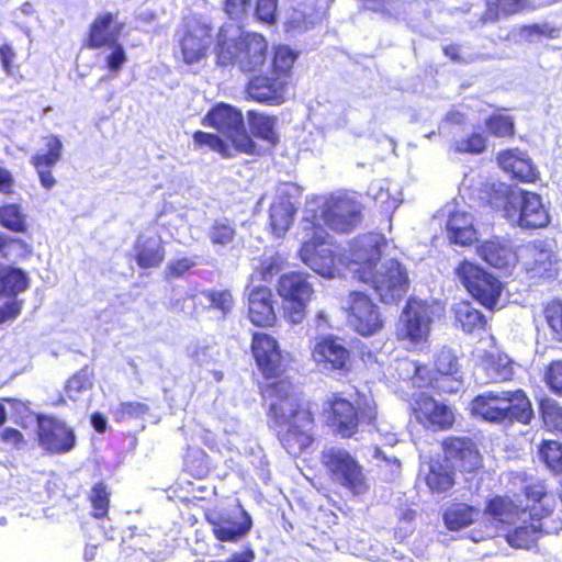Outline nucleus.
<instances>
[{
    "instance_id": "e433bc0d",
    "label": "nucleus",
    "mask_w": 562,
    "mask_h": 562,
    "mask_svg": "<svg viewBox=\"0 0 562 562\" xmlns=\"http://www.w3.org/2000/svg\"><path fill=\"white\" fill-rule=\"evenodd\" d=\"M454 321L463 331L472 334L485 330L487 321L485 316L468 301H461L453 308Z\"/></svg>"
},
{
    "instance_id": "f8f14e48",
    "label": "nucleus",
    "mask_w": 562,
    "mask_h": 562,
    "mask_svg": "<svg viewBox=\"0 0 562 562\" xmlns=\"http://www.w3.org/2000/svg\"><path fill=\"white\" fill-rule=\"evenodd\" d=\"M522 271L533 285L553 281L559 274V258L547 239H535L522 247Z\"/></svg>"
},
{
    "instance_id": "a211bd4d",
    "label": "nucleus",
    "mask_w": 562,
    "mask_h": 562,
    "mask_svg": "<svg viewBox=\"0 0 562 562\" xmlns=\"http://www.w3.org/2000/svg\"><path fill=\"white\" fill-rule=\"evenodd\" d=\"M361 206L347 196H331L322 207L318 218L330 229L338 233H349L361 222Z\"/></svg>"
},
{
    "instance_id": "412c9836",
    "label": "nucleus",
    "mask_w": 562,
    "mask_h": 562,
    "mask_svg": "<svg viewBox=\"0 0 562 562\" xmlns=\"http://www.w3.org/2000/svg\"><path fill=\"white\" fill-rule=\"evenodd\" d=\"M289 80L273 74H256L251 76L244 87L246 100L265 104L280 105L286 100Z\"/></svg>"
},
{
    "instance_id": "4c0bfd02",
    "label": "nucleus",
    "mask_w": 562,
    "mask_h": 562,
    "mask_svg": "<svg viewBox=\"0 0 562 562\" xmlns=\"http://www.w3.org/2000/svg\"><path fill=\"white\" fill-rule=\"evenodd\" d=\"M183 471L195 480L205 479L212 471L209 454L199 447H189L183 457Z\"/></svg>"
},
{
    "instance_id": "f704fd0d",
    "label": "nucleus",
    "mask_w": 562,
    "mask_h": 562,
    "mask_svg": "<svg viewBox=\"0 0 562 562\" xmlns=\"http://www.w3.org/2000/svg\"><path fill=\"white\" fill-rule=\"evenodd\" d=\"M425 483L431 494H446L456 484L454 469L436 460L429 464Z\"/></svg>"
},
{
    "instance_id": "ea45409f",
    "label": "nucleus",
    "mask_w": 562,
    "mask_h": 562,
    "mask_svg": "<svg viewBox=\"0 0 562 562\" xmlns=\"http://www.w3.org/2000/svg\"><path fill=\"white\" fill-rule=\"evenodd\" d=\"M540 462L553 475L562 474V442L554 439H542L537 446Z\"/></svg>"
},
{
    "instance_id": "b1692460",
    "label": "nucleus",
    "mask_w": 562,
    "mask_h": 562,
    "mask_svg": "<svg viewBox=\"0 0 562 562\" xmlns=\"http://www.w3.org/2000/svg\"><path fill=\"white\" fill-rule=\"evenodd\" d=\"M124 23L115 12L105 11L95 15L90 23L82 47L100 49L119 41Z\"/></svg>"
},
{
    "instance_id": "de8ad7c7",
    "label": "nucleus",
    "mask_w": 562,
    "mask_h": 562,
    "mask_svg": "<svg viewBox=\"0 0 562 562\" xmlns=\"http://www.w3.org/2000/svg\"><path fill=\"white\" fill-rule=\"evenodd\" d=\"M192 140L196 149L209 147L211 150L218 153L223 158H231L234 155L229 145L217 134L195 131L192 134Z\"/></svg>"
},
{
    "instance_id": "0e129e2a",
    "label": "nucleus",
    "mask_w": 562,
    "mask_h": 562,
    "mask_svg": "<svg viewBox=\"0 0 562 562\" xmlns=\"http://www.w3.org/2000/svg\"><path fill=\"white\" fill-rule=\"evenodd\" d=\"M278 0H256L255 16L262 23L272 25L277 22Z\"/></svg>"
},
{
    "instance_id": "49530a36",
    "label": "nucleus",
    "mask_w": 562,
    "mask_h": 562,
    "mask_svg": "<svg viewBox=\"0 0 562 562\" xmlns=\"http://www.w3.org/2000/svg\"><path fill=\"white\" fill-rule=\"evenodd\" d=\"M0 225L13 233L27 231L26 216L18 203H8L0 206Z\"/></svg>"
},
{
    "instance_id": "0eeeda50",
    "label": "nucleus",
    "mask_w": 562,
    "mask_h": 562,
    "mask_svg": "<svg viewBox=\"0 0 562 562\" xmlns=\"http://www.w3.org/2000/svg\"><path fill=\"white\" fill-rule=\"evenodd\" d=\"M201 123L223 134L229 140L235 153L246 155L258 153L256 142L246 130L243 113L235 106L218 102L207 111Z\"/></svg>"
},
{
    "instance_id": "393cba45",
    "label": "nucleus",
    "mask_w": 562,
    "mask_h": 562,
    "mask_svg": "<svg viewBox=\"0 0 562 562\" xmlns=\"http://www.w3.org/2000/svg\"><path fill=\"white\" fill-rule=\"evenodd\" d=\"M496 160L499 168L518 182L535 183L539 179V172L531 159L518 148L501 150Z\"/></svg>"
},
{
    "instance_id": "9d476101",
    "label": "nucleus",
    "mask_w": 562,
    "mask_h": 562,
    "mask_svg": "<svg viewBox=\"0 0 562 562\" xmlns=\"http://www.w3.org/2000/svg\"><path fill=\"white\" fill-rule=\"evenodd\" d=\"M414 384L419 389H431L437 393H452L456 389L447 382L462 380L458 357L451 349L441 348L434 359V368L416 362L412 375Z\"/></svg>"
},
{
    "instance_id": "f257e3e1",
    "label": "nucleus",
    "mask_w": 562,
    "mask_h": 562,
    "mask_svg": "<svg viewBox=\"0 0 562 562\" xmlns=\"http://www.w3.org/2000/svg\"><path fill=\"white\" fill-rule=\"evenodd\" d=\"M250 350L266 380L259 385V393L268 402L270 427L282 448L297 457L315 440V416L308 402L286 375L289 359L283 355L278 340L267 333L255 331Z\"/></svg>"
},
{
    "instance_id": "7c9ffc66",
    "label": "nucleus",
    "mask_w": 562,
    "mask_h": 562,
    "mask_svg": "<svg viewBox=\"0 0 562 562\" xmlns=\"http://www.w3.org/2000/svg\"><path fill=\"white\" fill-rule=\"evenodd\" d=\"M133 249L134 260L142 270L156 269L162 265L166 258L165 245L160 239L138 236Z\"/></svg>"
},
{
    "instance_id": "2f4dec72",
    "label": "nucleus",
    "mask_w": 562,
    "mask_h": 562,
    "mask_svg": "<svg viewBox=\"0 0 562 562\" xmlns=\"http://www.w3.org/2000/svg\"><path fill=\"white\" fill-rule=\"evenodd\" d=\"M484 4L485 10L481 16L483 23H494L536 9L531 0H485Z\"/></svg>"
},
{
    "instance_id": "603ef678",
    "label": "nucleus",
    "mask_w": 562,
    "mask_h": 562,
    "mask_svg": "<svg viewBox=\"0 0 562 562\" xmlns=\"http://www.w3.org/2000/svg\"><path fill=\"white\" fill-rule=\"evenodd\" d=\"M209 239L213 245L225 246L235 239L236 228L227 218H216L209 228Z\"/></svg>"
},
{
    "instance_id": "473e14b6",
    "label": "nucleus",
    "mask_w": 562,
    "mask_h": 562,
    "mask_svg": "<svg viewBox=\"0 0 562 562\" xmlns=\"http://www.w3.org/2000/svg\"><path fill=\"white\" fill-rule=\"evenodd\" d=\"M447 231L450 243L460 246H470L475 240L476 231L472 217L464 211L454 210L447 221Z\"/></svg>"
},
{
    "instance_id": "680f3d73",
    "label": "nucleus",
    "mask_w": 562,
    "mask_h": 562,
    "mask_svg": "<svg viewBox=\"0 0 562 562\" xmlns=\"http://www.w3.org/2000/svg\"><path fill=\"white\" fill-rule=\"evenodd\" d=\"M92 373L88 366L81 368L71 374L66 382V391L68 393H80L92 386Z\"/></svg>"
},
{
    "instance_id": "1a4fd4ad",
    "label": "nucleus",
    "mask_w": 562,
    "mask_h": 562,
    "mask_svg": "<svg viewBox=\"0 0 562 562\" xmlns=\"http://www.w3.org/2000/svg\"><path fill=\"white\" fill-rule=\"evenodd\" d=\"M276 288L281 299L284 319L291 324L302 323L307 314V305L314 295L310 274L303 271L282 273L278 278Z\"/></svg>"
},
{
    "instance_id": "13d9d810",
    "label": "nucleus",
    "mask_w": 562,
    "mask_h": 562,
    "mask_svg": "<svg viewBox=\"0 0 562 562\" xmlns=\"http://www.w3.org/2000/svg\"><path fill=\"white\" fill-rule=\"evenodd\" d=\"M196 265V261L192 257H181L171 259L164 272L166 280H172L182 278L189 273Z\"/></svg>"
},
{
    "instance_id": "338daca9",
    "label": "nucleus",
    "mask_w": 562,
    "mask_h": 562,
    "mask_svg": "<svg viewBox=\"0 0 562 562\" xmlns=\"http://www.w3.org/2000/svg\"><path fill=\"white\" fill-rule=\"evenodd\" d=\"M251 0H225L224 10L233 19H240L248 12Z\"/></svg>"
},
{
    "instance_id": "20e7f679",
    "label": "nucleus",
    "mask_w": 562,
    "mask_h": 562,
    "mask_svg": "<svg viewBox=\"0 0 562 562\" xmlns=\"http://www.w3.org/2000/svg\"><path fill=\"white\" fill-rule=\"evenodd\" d=\"M303 229L310 235L302 243L299 255L301 260L319 276L335 277L340 266L353 265L341 252L340 247L329 239V235L319 223L316 212L303 218Z\"/></svg>"
},
{
    "instance_id": "39448f33",
    "label": "nucleus",
    "mask_w": 562,
    "mask_h": 562,
    "mask_svg": "<svg viewBox=\"0 0 562 562\" xmlns=\"http://www.w3.org/2000/svg\"><path fill=\"white\" fill-rule=\"evenodd\" d=\"M323 415L331 431L349 439L358 434L362 425H373L378 418L376 405L367 401L352 402L341 392L333 393L323 404Z\"/></svg>"
},
{
    "instance_id": "423d86ee",
    "label": "nucleus",
    "mask_w": 562,
    "mask_h": 562,
    "mask_svg": "<svg viewBox=\"0 0 562 562\" xmlns=\"http://www.w3.org/2000/svg\"><path fill=\"white\" fill-rule=\"evenodd\" d=\"M502 213L510 225L522 231L547 228L551 222L541 195L525 189H508L504 192Z\"/></svg>"
},
{
    "instance_id": "aec40b11",
    "label": "nucleus",
    "mask_w": 562,
    "mask_h": 562,
    "mask_svg": "<svg viewBox=\"0 0 562 562\" xmlns=\"http://www.w3.org/2000/svg\"><path fill=\"white\" fill-rule=\"evenodd\" d=\"M440 447L443 460L462 473H474L482 467V456L474 440L468 436H447Z\"/></svg>"
},
{
    "instance_id": "a19ab883",
    "label": "nucleus",
    "mask_w": 562,
    "mask_h": 562,
    "mask_svg": "<svg viewBox=\"0 0 562 562\" xmlns=\"http://www.w3.org/2000/svg\"><path fill=\"white\" fill-rule=\"evenodd\" d=\"M542 532L541 521H532L529 525H521L506 535V541L512 548L530 549L537 544L539 535Z\"/></svg>"
},
{
    "instance_id": "e2e57ef3",
    "label": "nucleus",
    "mask_w": 562,
    "mask_h": 562,
    "mask_svg": "<svg viewBox=\"0 0 562 562\" xmlns=\"http://www.w3.org/2000/svg\"><path fill=\"white\" fill-rule=\"evenodd\" d=\"M544 382L554 394L562 396V360H553L548 364Z\"/></svg>"
},
{
    "instance_id": "37998d69",
    "label": "nucleus",
    "mask_w": 562,
    "mask_h": 562,
    "mask_svg": "<svg viewBox=\"0 0 562 562\" xmlns=\"http://www.w3.org/2000/svg\"><path fill=\"white\" fill-rule=\"evenodd\" d=\"M487 133L495 138L512 139L516 134L514 116L502 110L491 113L484 121Z\"/></svg>"
},
{
    "instance_id": "a18cd8bd",
    "label": "nucleus",
    "mask_w": 562,
    "mask_h": 562,
    "mask_svg": "<svg viewBox=\"0 0 562 562\" xmlns=\"http://www.w3.org/2000/svg\"><path fill=\"white\" fill-rule=\"evenodd\" d=\"M485 512L495 520L505 522L521 513V507L509 496L495 495L486 502Z\"/></svg>"
},
{
    "instance_id": "c9c22d12",
    "label": "nucleus",
    "mask_w": 562,
    "mask_h": 562,
    "mask_svg": "<svg viewBox=\"0 0 562 562\" xmlns=\"http://www.w3.org/2000/svg\"><path fill=\"white\" fill-rule=\"evenodd\" d=\"M247 121L252 136L267 142L270 146H276L279 143V135L276 130L278 119L276 115L249 110Z\"/></svg>"
},
{
    "instance_id": "09e8293b",
    "label": "nucleus",
    "mask_w": 562,
    "mask_h": 562,
    "mask_svg": "<svg viewBox=\"0 0 562 562\" xmlns=\"http://www.w3.org/2000/svg\"><path fill=\"white\" fill-rule=\"evenodd\" d=\"M110 495L111 493L104 482H97L92 485L88 495V499L92 508V517L97 519L108 517L110 509Z\"/></svg>"
},
{
    "instance_id": "052dcab7",
    "label": "nucleus",
    "mask_w": 562,
    "mask_h": 562,
    "mask_svg": "<svg viewBox=\"0 0 562 562\" xmlns=\"http://www.w3.org/2000/svg\"><path fill=\"white\" fill-rule=\"evenodd\" d=\"M520 34L525 36L527 40L532 38H555L560 34V29L555 26H551L547 23L539 24V23H532V24H525L520 26L519 30Z\"/></svg>"
},
{
    "instance_id": "4d7b16f0",
    "label": "nucleus",
    "mask_w": 562,
    "mask_h": 562,
    "mask_svg": "<svg viewBox=\"0 0 562 562\" xmlns=\"http://www.w3.org/2000/svg\"><path fill=\"white\" fill-rule=\"evenodd\" d=\"M234 46L235 41H231L226 37L218 38L216 41L214 49L216 55V64L218 66H237V48H235Z\"/></svg>"
},
{
    "instance_id": "72a5a7b5",
    "label": "nucleus",
    "mask_w": 562,
    "mask_h": 562,
    "mask_svg": "<svg viewBox=\"0 0 562 562\" xmlns=\"http://www.w3.org/2000/svg\"><path fill=\"white\" fill-rule=\"evenodd\" d=\"M296 209L288 199H279L269 207V231L277 238H282L293 224Z\"/></svg>"
},
{
    "instance_id": "6e6d98bb",
    "label": "nucleus",
    "mask_w": 562,
    "mask_h": 562,
    "mask_svg": "<svg viewBox=\"0 0 562 562\" xmlns=\"http://www.w3.org/2000/svg\"><path fill=\"white\" fill-rule=\"evenodd\" d=\"M202 294L207 299L210 308L220 311L223 316L232 312L235 300L231 290H204Z\"/></svg>"
},
{
    "instance_id": "a878e982",
    "label": "nucleus",
    "mask_w": 562,
    "mask_h": 562,
    "mask_svg": "<svg viewBox=\"0 0 562 562\" xmlns=\"http://www.w3.org/2000/svg\"><path fill=\"white\" fill-rule=\"evenodd\" d=\"M214 537L222 542H237L245 537L252 527L251 517L247 512L220 515L209 519Z\"/></svg>"
},
{
    "instance_id": "79ce46f5",
    "label": "nucleus",
    "mask_w": 562,
    "mask_h": 562,
    "mask_svg": "<svg viewBox=\"0 0 562 562\" xmlns=\"http://www.w3.org/2000/svg\"><path fill=\"white\" fill-rule=\"evenodd\" d=\"M485 372L492 383L509 382L514 376V362L507 356L490 353L485 358Z\"/></svg>"
},
{
    "instance_id": "6e6552de",
    "label": "nucleus",
    "mask_w": 562,
    "mask_h": 562,
    "mask_svg": "<svg viewBox=\"0 0 562 562\" xmlns=\"http://www.w3.org/2000/svg\"><path fill=\"white\" fill-rule=\"evenodd\" d=\"M319 461L330 481L352 495H362L369 491L363 467L348 450L338 447L325 448L321 452Z\"/></svg>"
},
{
    "instance_id": "dca6fc26",
    "label": "nucleus",
    "mask_w": 562,
    "mask_h": 562,
    "mask_svg": "<svg viewBox=\"0 0 562 562\" xmlns=\"http://www.w3.org/2000/svg\"><path fill=\"white\" fill-rule=\"evenodd\" d=\"M35 423L36 441L46 454H65L76 447L75 429L65 420L54 415L36 414Z\"/></svg>"
},
{
    "instance_id": "2eb2a0df",
    "label": "nucleus",
    "mask_w": 562,
    "mask_h": 562,
    "mask_svg": "<svg viewBox=\"0 0 562 562\" xmlns=\"http://www.w3.org/2000/svg\"><path fill=\"white\" fill-rule=\"evenodd\" d=\"M456 273L473 299L488 310L495 307L502 293L497 278L468 260L458 265Z\"/></svg>"
},
{
    "instance_id": "5701e85b",
    "label": "nucleus",
    "mask_w": 562,
    "mask_h": 562,
    "mask_svg": "<svg viewBox=\"0 0 562 562\" xmlns=\"http://www.w3.org/2000/svg\"><path fill=\"white\" fill-rule=\"evenodd\" d=\"M237 48V68L244 74L260 71L269 55L266 37L259 33H246L235 40Z\"/></svg>"
},
{
    "instance_id": "5fc2aeb1",
    "label": "nucleus",
    "mask_w": 562,
    "mask_h": 562,
    "mask_svg": "<svg viewBox=\"0 0 562 562\" xmlns=\"http://www.w3.org/2000/svg\"><path fill=\"white\" fill-rule=\"evenodd\" d=\"M543 315L552 330V339L562 342V301L553 299L546 303Z\"/></svg>"
},
{
    "instance_id": "cd10ccee",
    "label": "nucleus",
    "mask_w": 562,
    "mask_h": 562,
    "mask_svg": "<svg viewBox=\"0 0 562 562\" xmlns=\"http://www.w3.org/2000/svg\"><path fill=\"white\" fill-rule=\"evenodd\" d=\"M477 254L485 262L499 270H510L518 262V255L510 240L499 237L481 243Z\"/></svg>"
},
{
    "instance_id": "864d4df0",
    "label": "nucleus",
    "mask_w": 562,
    "mask_h": 562,
    "mask_svg": "<svg viewBox=\"0 0 562 562\" xmlns=\"http://www.w3.org/2000/svg\"><path fill=\"white\" fill-rule=\"evenodd\" d=\"M149 406L144 402H121L114 411V418L117 423L142 419L149 414Z\"/></svg>"
},
{
    "instance_id": "8fccbe9b",
    "label": "nucleus",
    "mask_w": 562,
    "mask_h": 562,
    "mask_svg": "<svg viewBox=\"0 0 562 562\" xmlns=\"http://www.w3.org/2000/svg\"><path fill=\"white\" fill-rule=\"evenodd\" d=\"M296 54L286 46H277L271 59V74L289 79Z\"/></svg>"
},
{
    "instance_id": "c03bdc74",
    "label": "nucleus",
    "mask_w": 562,
    "mask_h": 562,
    "mask_svg": "<svg viewBox=\"0 0 562 562\" xmlns=\"http://www.w3.org/2000/svg\"><path fill=\"white\" fill-rule=\"evenodd\" d=\"M29 285V278L19 268H0V294L8 296L16 295L24 291Z\"/></svg>"
},
{
    "instance_id": "774afa93",
    "label": "nucleus",
    "mask_w": 562,
    "mask_h": 562,
    "mask_svg": "<svg viewBox=\"0 0 562 562\" xmlns=\"http://www.w3.org/2000/svg\"><path fill=\"white\" fill-rule=\"evenodd\" d=\"M15 58V53L13 47L8 44L3 43L0 45V63L3 71L8 75L12 74L13 68V61Z\"/></svg>"
},
{
    "instance_id": "3c124183",
    "label": "nucleus",
    "mask_w": 562,
    "mask_h": 562,
    "mask_svg": "<svg viewBox=\"0 0 562 562\" xmlns=\"http://www.w3.org/2000/svg\"><path fill=\"white\" fill-rule=\"evenodd\" d=\"M486 147L487 138L481 132H472L452 144V150L457 154L479 155L485 151Z\"/></svg>"
},
{
    "instance_id": "9b49d317",
    "label": "nucleus",
    "mask_w": 562,
    "mask_h": 562,
    "mask_svg": "<svg viewBox=\"0 0 562 562\" xmlns=\"http://www.w3.org/2000/svg\"><path fill=\"white\" fill-rule=\"evenodd\" d=\"M317 369L327 374L348 375L355 368V355L346 340L334 334L317 337L311 348Z\"/></svg>"
},
{
    "instance_id": "f3484780",
    "label": "nucleus",
    "mask_w": 562,
    "mask_h": 562,
    "mask_svg": "<svg viewBox=\"0 0 562 562\" xmlns=\"http://www.w3.org/2000/svg\"><path fill=\"white\" fill-rule=\"evenodd\" d=\"M345 311L348 325L362 337L373 336L384 326L379 306L367 293L361 291L349 293L348 305Z\"/></svg>"
},
{
    "instance_id": "4be33fe9",
    "label": "nucleus",
    "mask_w": 562,
    "mask_h": 562,
    "mask_svg": "<svg viewBox=\"0 0 562 562\" xmlns=\"http://www.w3.org/2000/svg\"><path fill=\"white\" fill-rule=\"evenodd\" d=\"M412 412L417 423L428 429L446 431L456 423L451 407L423 393L415 398Z\"/></svg>"
},
{
    "instance_id": "6ab92c4d",
    "label": "nucleus",
    "mask_w": 562,
    "mask_h": 562,
    "mask_svg": "<svg viewBox=\"0 0 562 562\" xmlns=\"http://www.w3.org/2000/svg\"><path fill=\"white\" fill-rule=\"evenodd\" d=\"M521 482V494L525 499L521 512L528 513L532 521H541L551 516L557 502L547 480L525 475Z\"/></svg>"
},
{
    "instance_id": "ddd939ff",
    "label": "nucleus",
    "mask_w": 562,
    "mask_h": 562,
    "mask_svg": "<svg viewBox=\"0 0 562 562\" xmlns=\"http://www.w3.org/2000/svg\"><path fill=\"white\" fill-rule=\"evenodd\" d=\"M177 36L180 57L186 65L205 58L214 41L212 25L194 15L183 19Z\"/></svg>"
},
{
    "instance_id": "f03ea898",
    "label": "nucleus",
    "mask_w": 562,
    "mask_h": 562,
    "mask_svg": "<svg viewBox=\"0 0 562 562\" xmlns=\"http://www.w3.org/2000/svg\"><path fill=\"white\" fill-rule=\"evenodd\" d=\"M387 241L383 236L366 235L351 245V259L359 279L369 283L379 295L382 303H398L407 293L409 279L406 269L395 259L384 263L376 271V265L382 257Z\"/></svg>"
},
{
    "instance_id": "4468645a",
    "label": "nucleus",
    "mask_w": 562,
    "mask_h": 562,
    "mask_svg": "<svg viewBox=\"0 0 562 562\" xmlns=\"http://www.w3.org/2000/svg\"><path fill=\"white\" fill-rule=\"evenodd\" d=\"M432 324L431 311L426 302L408 299L395 328L398 341L412 346L424 345L428 341Z\"/></svg>"
},
{
    "instance_id": "c85d7f7f",
    "label": "nucleus",
    "mask_w": 562,
    "mask_h": 562,
    "mask_svg": "<svg viewBox=\"0 0 562 562\" xmlns=\"http://www.w3.org/2000/svg\"><path fill=\"white\" fill-rule=\"evenodd\" d=\"M46 153H36L31 157V164L38 175L43 188L49 190L56 184L52 170L61 158L63 144L58 136L45 138Z\"/></svg>"
},
{
    "instance_id": "69168bd1",
    "label": "nucleus",
    "mask_w": 562,
    "mask_h": 562,
    "mask_svg": "<svg viewBox=\"0 0 562 562\" xmlns=\"http://www.w3.org/2000/svg\"><path fill=\"white\" fill-rule=\"evenodd\" d=\"M0 441L12 450H22L27 446V440L23 432L13 427H4L0 431Z\"/></svg>"
},
{
    "instance_id": "c756f323",
    "label": "nucleus",
    "mask_w": 562,
    "mask_h": 562,
    "mask_svg": "<svg viewBox=\"0 0 562 562\" xmlns=\"http://www.w3.org/2000/svg\"><path fill=\"white\" fill-rule=\"evenodd\" d=\"M291 10L285 21V30L304 32L314 27L321 21L317 0H289Z\"/></svg>"
},
{
    "instance_id": "7ed1b4c3",
    "label": "nucleus",
    "mask_w": 562,
    "mask_h": 562,
    "mask_svg": "<svg viewBox=\"0 0 562 562\" xmlns=\"http://www.w3.org/2000/svg\"><path fill=\"white\" fill-rule=\"evenodd\" d=\"M473 416L492 424L529 425L535 417L532 403L522 389L486 391L470 403Z\"/></svg>"
},
{
    "instance_id": "bb28decb",
    "label": "nucleus",
    "mask_w": 562,
    "mask_h": 562,
    "mask_svg": "<svg viewBox=\"0 0 562 562\" xmlns=\"http://www.w3.org/2000/svg\"><path fill=\"white\" fill-rule=\"evenodd\" d=\"M248 318L257 327H271L277 322L273 293L266 285H258L248 294Z\"/></svg>"
},
{
    "instance_id": "bf43d9fd",
    "label": "nucleus",
    "mask_w": 562,
    "mask_h": 562,
    "mask_svg": "<svg viewBox=\"0 0 562 562\" xmlns=\"http://www.w3.org/2000/svg\"><path fill=\"white\" fill-rule=\"evenodd\" d=\"M106 47L110 48V53L104 57L105 68L111 74L116 75L127 61L126 52L119 41Z\"/></svg>"
},
{
    "instance_id": "58836bf2",
    "label": "nucleus",
    "mask_w": 562,
    "mask_h": 562,
    "mask_svg": "<svg viewBox=\"0 0 562 562\" xmlns=\"http://www.w3.org/2000/svg\"><path fill=\"white\" fill-rule=\"evenodd\" d=\"M479 510L474 506L464 503H454L443 513V521L449 530H460L474 522Z\"/></svg>"
}]
</instances>
